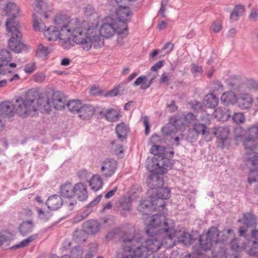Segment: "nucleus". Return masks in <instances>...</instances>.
<instances>
[{"label":"nucleus","mask_w":258,"mask_h":258,"mask_svg":"<svg viewBox=\"0 0 258 258\" xmlns=\"http://www.w3.org/2000/svg\"><path fill=\"white\" fill-rule=\"evenodd\" d=\"M237 96H236L235 93L232 91H228L222 95L221 100L225 105H233L237 102Z\"/></svg>","instance_id":"30"},{"label":"nucleus","mask_w":258,"mask_h":258,"mask_svg":"<svg viewBox=\"0 0 258 258\" xmlns=\"http://www.w3.org/2000/svg\"><path fill=\"white\" fill-rule=\"evenodd\" d=\"M44 4L43 0H35L33 9L35 12L33 15V27L35 31H40L41 28L40 26L41 19L38 17L37 14L42 15V7Z\"/></svg>","instance_id":"14"},{"label":"nucleus","mask_w":258,"mask_h":258,"mask_svg":"<svg viewBox=\"0 0 258 258\" xmlns=\"http://www.w3.org/2000/svg\"><path fill=\"white\" fill-rule=\"evenodd\" d=\"M55 26H49L46 29V32L50 36L47 37L49 41L56 40L59 38L60 31H62L64 28V15L58 14L54 19Z\"/></svg>","instance_id":"11"},{"label":"nucleus","mask_w":258,"mask_h":258,"mask_svg":"<svg viewBox=\"0 0 258 258\" xmlns=\"http://www.w3.org/2000/svg\"><path fill=\"white\" fill-rule=\"evenodd\" d=\"M37 212L38 217L42 221H47L52 216V214L50 211H44L42 208H37Z\"/></svg>","instance_id":"43"},{"label":"nucleus","mask_w":258,"mask_h":258,"mask_svg":"<svg viewBox=\"0 0 258 258\" xmlns=\"http://www.w3.org/2000/svg\"><path fill=\"white\" fill-rule=\"evenodd\" d=\"M97 113L99 118H104L109 122H115L119 120L120 116L117 111L113 108H102L100 110H97Z\"/></svg>","instance_id":"18"},{"label":"nucleus","mask_w":258,"mask_h":258,"mask_svg":"<svg viewBox=\"0 0 258 258\" xmlns=\"http://www.w3.org/2000/svg\"><path fill=\"white\" fill-rule=\"evenodd\" d=\"M120 241L123 251V258H147L148 252H154L160 248V241L155 238L145 239L141 234L122 231L120 232Z\"/></svg>","instance_id":"2"},{"label":"nucleus","mask_w":258,"mask_h":258,"mask_svg":"<svg viewBox=\"0 0 258 258\" xmlns=\"http://www.w3.org/2000/svg\"><path fill=\"white\" fill-rule=\"evenodd\" d=\"M147 168L151 173L147 177L146 182L149 189L148 194L152 192L158 187L163 186L164 181L163 175L165 174V169L158 168V171L155 168L152 167L150 164H147Z\"/></svg>","instance_id":"6"},{"label":"nucleus","mask_w":258,"mask_h":258,"mask_svg":"<svg viewBox=\"0 0 258 258\" xmlns=\"http://www.w3.org/2000/svg\"><path fill=\"white\" fill-rule=\"evenodd\" d=\"M75 189L76 184L73 185L70 182H66V198L70 199L74 197Z\"/></svg>","instance_id":"46"},{"label":"nucleus","mask_w":258,"mask_h":258,"mask_svg":"<svg viewBox=\"0 0 258 258\" xmlns=\"http://www.w3.org/2000/svg\"><path fill=\"white\" fill-rule=\"evenodd\" d=\"M37 53H41L43 56H46L49 53V51L47 47L43 46L42 44H40L37 51Z\"/></svg>","instance_id":"60"},{"label":"nucleus","mask_w":258,"mask_h":258,"mask_svg":"<svg viewBox=\"0 0 258 258\" xmlns=\"http://www.w3.org/2000/svg\"><path fill=\"white\" fill-rule=\"evenodd\" d=\"M198 137L199 135L194 130L190 129L186 134L185 138L188 142H194L198 139Z\"/></svg>","instance_id":"47"},{"label":"nucleus","mask_w":258,"mask_h":258,"mask_svg":"<svg viewBox=\"0 0 258 258\" xmlns=\"http://www.w3.org/2000/svg\"><path fill=\"white\" fill-rule=\"evenodd\" d=\"M13 19H8L6 26L8 35L10 37L8 40L9 48L16 53H20L26 47L22 42V34L17 27Z\"/></svg>","instance_id":"4"},{"label":"nucleus","mask_w":258,"mask_h":258,"mask_svg":"<svg viewBox=\"0 0 258 258\" xmlns=\"http://www.w3.org/2000/svg\"><path fill=\"white\" fill-rule=\"evenodd\" d=\"M12 56L10 52L7 49H2L0 50V74L5 75L13 73L10 71L7 67L8 64L11 61Z\"/></svg>","instance_id":"17"},{"label":"nucleus","mask_w":258,"mask_h":258,"mask_svg":"<svg viewBox=\"0 0 258 258\" xmlns=\"http://www.w3.org/2000/svg\"><path fill=\"white\" fill-rule=\"evenodd\" d=\"M231 112L226 108L219 107L214 112L215 118L219 120L225 121L231 116Z\"/></svg>","instance_id":"29"},{"label":"nucleus","mask_w":258,"mask_h":258,"mask_svg":"<svg viewBox=\"0 0 258 258\" xmlns=\"http://www.w3.org/2000/svg\"><path fill=\"white\" fill-rule=\"evenodd\" d=\"M194 130L198 135L201 134L203 135H208L209 132L207 131V127L205 124L203 123H196L194 124L193 128Z\"/></svg>","instance_id":"44"},{"label":"nucleus","mask_w":258,"mask_h":258,"mask_svg":"<svg viewBox=\"0 0 258 258\" xmlns=\"http://www.w3.org/2000/svg\"><path fill=\"white\" fill-rule=\"evenodd\" d=\"M237 99L238 106L242 109L250 108L253 101L252 97L247 93L239 94Z\"/></svg>","instance_id":"19"},{"label":"nucleus","mask_w":258,"mask_h":258,"mask_svg":"<svg viewBox=\"0 0 258 258\" xmlns=\"http://www.w3.org/2000/svg\"><path fill=\"white\" fill-rule=\"evenodd\" d=\"M145 200L141 202L138 207V211L143 215H149L155 210H158L161 207L164 208L165 206V202L161 201L158 204L154 199Z\"/></svg>","instance_id":"13"},{"label":"nucleus","mask_w":258,"mask_h":258,"mask_svg":"<svg viewBox=\"0 0 258 258\" xmlns=\"http://www.w3.org/2000/svg\"><path fill=\"white\" fill-rule=\"evenodd\" d=\"M103 185V182L100 176L97 174L93 176L89 181V185L94 191L102 188Z\"/></svg>","instance_id":"35"},{"label":"nucleus","mask_w":258,"mask_h":258,"mask_svg":"<svg viewBox=\"0 0 258 258\" xmlns=\"http://www.w3.org/2000/svg\"><path fill=\"white\" fill-rule=\"evenodd\" d=\"M213 253L216 258H228V254L226 251L225 245L216 244L213 248ZM234 258H238V256L235 255Z\"/></svg>","instance_id":"32"},{"label":"nucleus","mask_w":258,"mask_h":258,"mask_svg":"<svg viewBox=\"0 0 258 258\" xmlns=\"http://www.w3.org/2000/svg\"><path fill=\"white\" fill-rule=\"evenodd\" d=\"M127 81L125 80L123 82L120 83L117 86H116L117 88H118V91L120 93L121 95H122L124 93V91L127 90Z\"/></svg>","instance_id":"62"},{"label":"nucleus","mask_w":258,"mask_h":258,"mask_svg":"<svg viewBox=\"0 0 258 258\" xmlns=\"http://www.w3.org/2000/svg\"><path fill=\"white\" fill-rule=\"evenodd\" d=\"M218 98L213 94L206 95L203 99L204 105L210 108H215L218 104Z\"/></svg>","instance_id":"33"},{"label":"nucleus","mask_w":258,"mask_h":258,"mask_svg":"<svg viewBox=\"0 0 258 258\" xmlns=\"http://www.w3.org/2000/svg\"><path fill=\"white\" fill-rule=\"evenodd\" d=\"M45 204L50 210L55 211L62 206L63 200L60 196L54 195L48 198Z\"/></svg>","instance_id":"21"},{"label":"nucleus","mask_w":258,"mask_h":258,"mask_svg":"<svg viewBox=\"0 0 258 258\" xmlns=\"http://www.w3.org/2000/svg\"><path fill=\"white\" fill-rule=\"evenodd\" d=\"M151 199H154L159 204L161 201L167 200L170 197V190L168 188L164 187L163 186L158 187L149 194Z\"/></svg>","instance_id":"15"},{"label":"nucleus","mask_w":258,"mask_h":258,"mask_svg":"<svg viewBox=\"0 0 258 258\" xmlns=\"http://www.w3.org/2000/svg\"><path fill=\"white\" fill-rule=\"evenodd\" d=\"M84 13L85 16L87 18L93 17V22L95 20H97L98 21L97 14L95 12L94 8L90 5H88L85 8H84Z\"/></svg>","instance_id":"42"},{"label":"nucleus","mask_w":258,"mask_h":258,"mask_svg":"<svg viewBox=\"0 0 258 258\" xmlns=\"http://www.w3.org/2000/svg\"><path fill=\"white\" fill-rule=\"evenodd\" d=\"M248 18L250 21L256 22L258 18V10L255 8L251 9Z\"/></svg>","instance_id":"55"},{"label":"nucleus","mask_w":258,"mask_h":258,"mask_svg":"<svg viewBox=\"0 0 258 258\" xmlns=\"http://www.w3.org/2000/svg\"><path fill=\"white\" fill-rule=\"evenodd\" d=\"M32 220L23 221L19 226V229L21 235L26 236L31 233L35 227Z\"/></svg>","instance_id":"28"},{"label":"nucleus","mask_w":258,"mask_h":258,"mask_svg":"<svg viewBox=\"0 0 258 258\" xmlns=\"http://www.w3.org/2000/svg\"><path fill=\"white\" fill-rule=\"evenodd\" d=\"M66 105L71 112L75 114L78 112L82 105L80 100L72 99L70 100Z\"/></svg>","instance_id":"36"},{"label":"nucleus","mask_w":258,"mask_h":258,"mask_svg":"<svg viewBox=\"0 0 258 258\" xmlns=\"http://www.w3.org/2000/svg\"><path fill=\"white\" fill-rule=\"evenodd\" d=\"M245 161L248 166L253 167L249 170L248 183L251 184L252 182H258V153L250 154Z\"/></svg>","instance_id":"12"},{"label":"nucleus","mask_w":258,"mask_h":258,"mask_svg":"<svg viewBox=\"0 0 258 258\" xmlns=\"http://www.w3.org/2000/svg\"><path fill=\"white\" fill-rule=\"evenodd\" d=\"M86 233L83 230V231L76 230L73 234L74 239L78 243L86 241Z\"/></svg>","instance_id":"45"},{"label":"nucleus","mask_w":258,"mask_h":258,"mask_svg":"<svg viewBox=\"0 0 258 258\" xmlns=\"http://www.w3.org/2000/svg\"><path fill=\"white\" fill-rule=\"evenodd\" d=\"M3 11L5 12L6 15L12 17H13L12 19H14V18H16L19 14V10L15 3L9 2L3 8Z\"/></svg>","instance_id":"31"},{"label":"nucleus","mask_w":258,"mask_h":258,"mask_svg":"<svg viewBox=\"0 0 258 258\" xmlns=\"http://www.w3.org/2000/svg\"><path fill=\"white\" fill-rule=\"evenodd\" d=\"M36 69L35 63H29L25 66L24 68V72L28 74L32 73Z\"/></svg>","instance_id":"61"},{"label":"nucleus","mask_w":258,"mask_h":258,"mask_svg":"<svg viewBox=\"0 0 258 258\" xmlns=\"http://www.w3.org/2000/svg\"><path fill=\"white\" fill-rule=\"evenodd\" d=\"M37 236V234H35L31 235L27 238L22 240L21 242H20L21 246H22V247H25L28 246L29 243L33 241V240L36 239Z\"/></svg>","instance_id":"54"},{"label":"nucleus","mask_w":258,"mask_h":258,"mask_svg":"<svg viewBox=\"0 0 258 258\" xmlns=\"http://www.w3.org/2000/svg\"><path fill=\"white\" fill-rule=\"evenodd\" d=\"M238 238L232 239L230 241V247L232 250L238 251L240 250V247L238 244Z\"/></svg>","instance_id":"56"},{"label":"nucleus","mask_w":258,"mask_h":258,"mask_svg":"<svg viewBox=\"0 0 258 258\" xmlns=\"http://www.w3.org/2000/svg\"><path fill=\"white\" fill-rule=\"evenodd\" d=\"M1 113L8 117L14 116L15 107L14 105L9 101H4L0 104Z\"/></svg>","instance_id":"25"},{"label":"nucleus","mask_w":258,"mask_h":258,"mask_svg":"<svg viewBox=\"0 0 258 258\" xmlns=\"http://www.w3.org/2000/svg\"><path fill=\"white\" fill-rule=\"evenodd\" d=\"M120 208L121 211H130L131 210V204L130 202V198L124 199L120 202Z\"/></svg>","instance_id":"52"},{"label":"nucleus","mask_w":258,"mask_h":258,"mask_svg":"<svg viewBox=\"0 0 258 258\" xmlns=\"http://www.w3.org/2000/svg\"><path fill=\"white\" fill-rule=\"evenodd\" d=\"M165 148L160 145H152L150 149V152L151 154L154 155V157L152 159L151 161L153 160L154 161H158L159 159L160 160H163V157L164 156Z\"/></svg>","instance_id":"26"},{"label":"nucleus","mask_w":258,"mask_h":258,"mask_svg":"<svg viewBox=\"0 0 258 258\" xmlns=\"http://www.w3.org/2000/svg\"><path fill=\"white\" fill-rule=\"evenodd\" d=\"M144 81H148V77L146 75H142L136 80L133 83V85L134 86L142 85Z\"/></svg>","instance_id":"59"},{"label":"nucleus","mask_w":258,"mask_h":258,"mask_svg":"<svg viewBox=\"0 0 258 258\" xmlns=\"http://www.w3.org/2000/svg\"><path fill=\"white\" fill-rule=\"evenodd\" d=\"M215 135L217 138L221 141L224 143L228 137L229 132L228 130L225 127H218L214 132Z\"/></svg>","instance_id":"38"},{"label":"nucleus","mask_w":258,"mask_h":258,"mask_svg":"<svg viewBox=\"0 0 258 258\" xmlns=\"http://www.w3.org/2000/svg\"><path fill=\"white\" fill-rule=\"evenodd\" d=\"M162 225L165 226L163 229L165 239L168 238L172 240L176 236V231L173 227L168 226L167 219L165 216L161 213L157 214L152 216L150 224L146 228L147 235L152 237L157 233L156 228Z\"/></svg>","instance_id":"5"},{"label":"nucleus","mask_w":258,"mask_h":258,"mask_svg":"<svg viewBox=\"0 0 258 258\" xmlns=\"http://www.w3.org/2000/svg\"><path fill=\"white\" fill-rule=\"evenodd\" d=\"M228 85L234 91L236 92L241 91L242 84L240 80L237 77H231L228 80Z\"/></svg>","instance_id":"39"},{"label":"nucleus","mask_w":258,"mask_h":258,"mask_svg":"<svg viewBox=\"0 0 258 258\" xmlns=\"http://www.w3.org/2000/svg\"><path fill=\"white\" fill-rule=\"evenodd\" d=\"M17 111L23 116L31 115L37 110L42 109V112L49 113L51 111V105L49 98L47 96L39 97L37 98V93L30 91L24 99L19 97L16 100Z\"/></svg>","instance_id":"3"},{"label":"nucleus","mask_w":258,"mask_h":258,"mask_svg":"<svg viewBox=\"0 0 258 258\" xmlns=\"http://www.w3.org/2000/svg\"><path fill=\"white\" fill-rule=\"evenodd\" d=\"M76 188L75 195L78 196V199L82 202L86 201L88 197V195L85 185L82 182H79L76 184Z\"/></svg>","instance_id":"27"},{"label":"nucleus","mask_w":258,"mask_h":258,"mask_svg":"<svg viewBox=\"0 0 258 258\" xmlns=\"http://www.w3.org/2000/svg\"><path fill=\"white\" fill-rule=\"evenodd\" d=\"M117 19L115 20L117 25L120 26L121 29L124 32L128 29L127 23L131 21L133 13L130 10L129 7L119 5V8L116 11Z\"/></svg>","instance_id":"10"},{"label":"nucleus","mask_w":258,"mask_h":258,"mask_svg":"<svg viewBox=\"0 0 258 258\" xmlns=\"http://www.w3.org/2000/svg\"><path fill=\"white\" fill-rule=\"evenodd\" d=\"M117 169V162L111 159H107L102 163L101 172L103 176L111 177Z\"/></svg>","instance_id":"16"},{"label":"nucleus","mask_w":258,"mask_h":258,"mask_svg":"<svg viewBox=\"0 0 258 258\" xmlns=\"http://www.w3.org/2000/svg\"><path fill=\"white\" fill-rule=\"evenodd\" d=\"M99 33L102 37L109 38L114 35L116 33L118 35L123 34L124 32L121 29L120 26L116 24L115 19L108 18L100 28Z\"/></svg>","instance_id":"9"},{"label":"nucleus","mask_w":258,"mask_h":258,"mask_svg":"<svg viewBox=\"0 0 258 258\" xmlns=\"http://www.w3.org/2000/svg\"><path fill=\"white\" fill-rule=\"evenodd\" d=\"M130 128L124 122L117 124L115 127V133L118 139L121 142L126 140Z\"/></svg>","instance_id":"24"},{"label":"nucleus","mask_w":258,"mask_h":258,"mask_svg":"<svg viewBox=\"0 0 258 258\" xmlns=\"http://www.w3.org/2000/svg\"><path fill=\"white\" fill-rule=\"evenodd\" d=\"M218 235V228L214 226L210 227L206 234L200 236V247L205 251L212 249L216 244H217Z\"/></svg>","instance_id":"7"},{"label":"nucleus","mask_w":258,"mask_h":258,"mask_svg":"<svg viewBox=\"0 0 258 258\" xmlns=\"http://www.w3.org/2000/svg\"><path fill=\"white\" fill-rule=\"evenodd\" d=\"M245 10V7L242 5H236L230 15V20L236 21L241 16Z\"/></svg>","instance_id":"37"},{"label":"nucleus","mask_w":258,"mask_h":258,"mask_svg":"<svg viewBox=\"0 0 258 258\" xmlns=\"http://www.w3.org/2000/svg\"><path fill=\"white\" fill-rule=\"evenodd\" d=\"M162 142V139L161 136L155 134L151 136L149 144L152 146L154 145H161Z\"/></svg>","instance_id":"51"},{"label":"nucleus","mask_w":258,"mask_h":258,"mask_svg":"<svg viewBox=\"0 0 258 258\" xmlns=\"http://www.w3.org/2000/svg\"><path fill=\"white\" fill-rule=\"evenodd\" d=\"M196 116L191 112H188L184 116V120L188 123H190L193 121L196 120Z\"/></svg>","instance_id":"58"},{"label":"nucleus","mask_w":258,"mask_h":258,"mask_svg":"<svg viewBox=\"0 0 258 258\" xmlns=\"http://www.w3.org/2000/svg\"><path fill=\"white\" fill-rule=\"evenodd\" d=\"M243 225L246 227H254L257 224L255 216L251 213H245L243 215Z\"/></svg>","instance_id":"34"},{"label":"nucleus","mask_w":258,"mask_h":258,"mask_svg":"<svg viewBox=\"0 0 258 258\" xmlns=\"http://www.w3.org/2000/svg\"><path fill=\"white\" fill-rule=\"evenodd\" d=\"M66 29L72 37L66 38V49L70 48L74 46V43L80 44L83 49L89 50L93 46L95 48L101 47L104 44L101 35L98 30V21L95 20L94 22L90 24L86 21L79 23L77 18L67 20L66 18Z\"/></svg>","instance_id":"1"},{"label":"nucleus","mask_w":258,"mask_h":258,"mask_svg":"<svg viewBox=\"0 0 258 258\" xmlns=\"http://www.w3.org/2000/svg\"><path fill=\"white\" fill-rule=\"evenodd\" d=\"M165 62V60L163 59L159 61L151 67V70L152 71H157L164 66Z\"/></svg>","instance_id":"63"},{"label":"nucleus","mask_w":258,"mask_h":258,"mask_svg":"<svg viewBox=\"0 0 258 258\" xmlns=\"http://www.w3.org/2000/svg\"><path fill=\"white\" fill-rule=\"evenodd\" d=\"M95 111V109L92 105L85 104L82 105L77 114L82 120H89L93 116Z\"/></svg>","instance_id":"20"},{"label":"nucleus","mask_w":258,"mask_h":258,"mask_svg":"<svg viewBox=\"0 0 258 258\" xmlns=\"http://www.w3.org/2000/svg\"><path fill=\"white\" fill-rule=\"evenodd\" d=\"M246 85L247 87L250 89H252L254 91L258 90V82L253 79L247 80Z\"/></svg>","instance_id":"53"},{"label":"nucleus","mask_w":258,"mask_h":258,"mask_svg":"<svg viewBox=\"0 0 258 258\" xmlns=\"http://www.w3.org/2000/svg\"><path fill=\"white\" fill-rule=\"evenodd\" d=\"M247 137L243 141V145L247 151L246 154L249 157L250 154L255 153L252 152L257 150V144L255 143L258 140V122H256L247 128L246 132Z\"/></svg>","instance_id":"8"},{"label":"nucleus","mask_w":258,"mask_h":258,"mask_svg":"<svg viewBox=\"0 0 258 258\" xmlns=\"http://www.w3.org/2000/svg\"><path fill=\"white\" fill-rule=\"evenodd\" d=\"M59 92H55L52 96V103L57 109L64 107V103L62 102V99L59 97Z\"/></svg>","instance_id":"40"},{"label":"nucleus","mask_w":258,"mask_h":258,"mask_svg":"<svg viewBox=\"0 0 258 258\" xmlns=\"http://www.w3.org/2000/svg\"><path fill=\"white\" fill-rule=\"evenodd\" d=\"M171 159L165 157L162 160H160V159L156 161L153 160L152 161H149L148 164H150V166L156 169V170H158V168L162 169V168L165 169V173L167 172L166 167H169L171 165Z\"/></svg>","instance_id":"23"},{"label":"nucleus","mask_w":258,"mask_h":258,"mask_svg":"<svg viewBox=\"0 0 258 258\" xmlns=\"http://www.w3.org/2000/svg\"><path fill=\"white\" fill-rule=\"evenodd\" d=\"M232 119L237 124L243 123L245 119L244 115L241 112H235L232 116Z\"/></svg>","instance_id":"50"},{"label":"nucleus","mask_w":258,"mask_h":258,"mask_svg":"<svg viewBox=\"0 0 258 258\" xmlns=\"http://www.w3.org/2000/svg\"><path fill=\"white\" fill-rule=\"evenodd\" d=\"M189 105L193 109L196 111L201 110L203 107L202 103L196 100L191 101L189 103Z\"/></svg>","instance_id":"57"},{"label":"nucleus","mask_w":258,"mask_h":258,"mask_svg":"<svg viewBox=\"0 0 258 258\" xmlns=\"http://www.w3.org/2000/svg\"><path fill=\"white\" fill-rule=\"evenodd\" d=\"M228 241V237L226 235V233L224 231L221 232L219 230V235L218 236L217 244L224 245Z\"/></svg>","instance_id":"49"},{"label":"nucleus","mask_w":258,"mask_h":258,"mask_svg":"<svg viewBox=\"0 0 258 258\" xmlns=\"http://www.w3.org/2000/svg\"><path fill=\"white\" fill-rule=\"evenodd\" d=\"M33 77L35 82L37 83L42 82L45 79L44 75L42 73L36 74Z\"/></svg>","instance_id":"64"},{"label":"nucleus","mask_w":258,"mask_h":258,"mask_svg":"<svg viewBox=\"0 0 258 258\" xmlns=\"http://www.w3.org/2000/svg\"><path fill=\"white\" fill-rule=\"evenodd\" d=\"M100 224L95 220H89L83 224V228L84 231L90 234L97 233L100 230Z\"/></svg>","instance_id":"22"},{"label":"nucleus","mask_w":258,"mask_h":258,"mask_svg":"<svg viewBox=\"0 0 258 258\" xmlns=\"http://www.w3.org/2000/svg\"><path fill=\"white\" fill-rule=\"evenodd\" d=\"M190 236L188 233L184 232L177 237L178 241L184 245H187L190 243Z\"/></svg>","instance_id":"48"},{"label":"nucleus","mask_w":258,"mask_h":258,"mask_svg":"<svg viewBox=\"0 0 258 258\" xmlns=\"http://www.w3.org/2000/svg\"><path fill=\"white\" fill-rule=\"evenodd\" d=\"M83 250L80 245L74 246L70 252V255L66 254V258H82Z\"/></svg>","instance_id":"41"}]
</instances>
